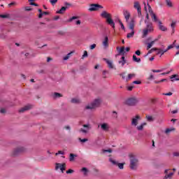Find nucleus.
Returning a JSON list of instances; mask_svg holds the SVG:
<instances>
[{
    "instance_id": "1",
    "label": "nucleus",
    "mask_w": 179,
    "mask_h": 179,
    "mask_svg": "<svg viewBox=\"0 0 179 179\" xmlns=\"http://www.w3.org/2000/svg\"><path fill=\"white\" fill-rule=\"evenodd\" d=\"M141 120H142V117H141L139 115H136L131 118V127H136L137 131H143V127L148 125V123L142 122L140 125L138 126Z\"/></svg>"
},
{
    "instance_id": "2",
    "label": "nucleus",
    "mask_w": 179,
    "mask_h": 179,
    "mask_svg": "<svg viewBox=\"0 0 179 179\" xmlns=\"http://www.w3.org/2000/svg\"><path fill=\"white\" fill-rule=\"evenodd\" d=\"M148 12L153 20V22H156L159 24V29L162 31H167V27H166L162 23V21L159 20L157 19V17L155 14L153 13V10H152V7H150V5L148 4Z\"/></svg>"
},
{
    "instance_id": "3",
    "label": "nucleus",
    "mask_w": 179,
    "mask_h": 179,
    "mask_svg": "<svg viewBox=\"0 0 179 179\" xmlns=\"http://www.w3.org/2000/svg\"><path fill=\"white\" fill-rule=\"evenodd\" d=\"M101 104V99L96 98L85 107V110H96Z\"/></svg>"
},
{
    "instance_id": "4",
    "label": "nucleus",
    "mask_w": 179,
    "mask_h": 179,
    "mask_svg": "<svg viewBox=\"0 0 179 179\" xmlns=\"http://www.w3.org/2000/svg\"><path fill=\"white\" fill-rule=\"evenodd\" d=\"M101 17L106 19L108 24L111 26L113 29H115V23L114 22V20H113V18H111V14L108 13L107 11H103L101 13Z\"/></svg>"
},
{
    "instance_id": "5",
    "label": "nucleus",
    "mask_w": 179,
    "mask_h": 179,
    "mask_svg": "<svg viewBox=\"0 0 179 179\" xmlns=\"http://www.w3.org/2000/svg\"><path fill=\"white\" fill-rule=\"evenodd\" d=\"M130 158V169L131 170H136L138 169V166H139V160H138V158L134 155L130 154L129 155Z\"/></svg>"
},
{
    "instance_id": "6",
    "label": "nucleus",
    "mask_w": 179,
    "mask_h": 179,
    "mask_svg": "<svg viewBox=\"0 0 179 179\" xmlns=\"http://www.w3.org/2000/svg\"><path fill=\"white\" fill-rule=\"evenodd\" d=\"M129 29L131 31L129 34H127V38H132L134 36H135V20L131 19L130 22H129Z\"/></svg>"
},
{
    "instance_id": "7",
    "label": "nucleus",
    "mask_w": 179,
    "mask_h": 179,
    "mask_svg": "<svg viewBox=\"0 0 179 179\" xmlns=\"http://www.w3.org/2000/svg\"><path fill=\"white\" fill-rule=\"evenodd\" d=\"M120 76L124 80V82H129V80H132V79H135V78H136V73H131L127 74V76L125 73H122L120 74Z\"/></svg>"
},
{
    "instance_id": "8",
    "label": "nucleus",
    "mask_w": 179,
    "mask_h": 179,
    "mask_svg": "<svg viewBox=\"0 0 179 179\" xmlns=\"http://www.w3.org/2000/svg\"><path fill=\"white\" fill-rule=\"evenodd\" d=\"M138 101V99H136V97H131L128 98L125 101V104H127V106H136Z\"/></svg>"
},
{
    "instance_id": "9",
    "label": "nucleus",
    "mask_w": 179,
    "mask_h": 179,
    "mask_svg": "<svg viewBox=\"0 0 179 179\" xmlns=\"http://www.w3.org/2000/svg\"><path fill=\"white\" fill-rule=\"evenodd\" d=\"M98 127L103 131V132H108L110 131V124L107 122H103L98 125Z\"/></svg>"
},
{
    "instance_id": "10",
    "label": "nucleus",
    "mask_w": 179,
    "mask_h": 179,
    "mask_svg": "<svg viewBox=\"0 0 179 179\" xmlns=\"http://www.w3.org/2000/svg\"><path fill=\"white\" fill-rule=\"evenodd\" d=\"M92 129V125L90 124H83V128L79 129V132L82 134H87L89 131Z\"/></svg>"
},
{
    "instance_id": "11",
    "label": "nucleus",
    "mask_w": 179,
    "mask_h": 179,
    "mask_svg": "<svg viewBox=\"0 0 179 179\" xmlns=\"http://www.w3.org/2000/svg\"><path fill=\"white\" fill-rule=\"evenodd\" d=\"M99 9H103V6L101 5L92 3L90 6L89 10L90 12H96V10H99Z\"/></svg>"
},
{
    "instance_id": "12",
    "label": "nucleus",
    "mask_w": 179,
    "mask_h": 179,
    "mask_svg": "<svg viewBox=\"0 0 179 179\" xmlns=\"http://www.w3.org/2000/svg\"><path fill=\"white\" fill-rule=\"evenodd\" d=\"M26 149L24 147H17L13 151V156H17L20 153H23Z\"/></svg>"
},
{
    "instance_id": "13",
    "label": "nucleus",
    "mask_w": 179,
    "mask_h": 179,
    "mask_svg": "<svg viewBox=\"0 0 179 179\" xmlns=\"http://www.w3.org/2000/svg\"><path fill=\"white\" fill-rule=\"evenodd\" d=\"M66 169V164L56 163L55 170H61L62 173H64V171H65Z\"/></svg>"
},
{
    "instance_id": "14",
    "label": "nucleus",
    "mask_w": 179,
    "mask_h": 179,
    "mask_svg": "<svg viewBox=\"0 0 179 179\" xmlns=\"http://www.w3.org/2000/svg\"><path fill=\"white\" fill-rule=\"evenodd\" d=\"M134 8L135 9H137L138 16H141L142 15V8H141V4L139 3V2H138V1L134 2Z\"/></svg>"
},
{
    "instance_id": "15",
    "label": "nucleus",
    "mask_w": 179,
    "mask_h": 179,
    "mask_svg": "<svg viewBox=\"0 0 179 179\" xmlns=\"http://www.w3.org/2000/svg\"><path fill=\"white\" fill-rule=\"evenodd\" d=\"M123 15L124 16V19L127 23H128V24L131 23V22H129V17H131V13H129V11H128L127 10H124Z\"/></svg>"
},
{
    "instance_id": "16",
    "label": "nucleus",
    "mask_w": 179,
    "mask_h": 179,
    "mask_svg": "<svg viewBox=\"0 0 179 179\" xmlns=\"http://www.w3.org/2000/svg\"><path fill=\"white\" fill-rule=\"evenodd\" d=\"M169 171H170V169H166L164 171V179H171L173 178V176H174V173L173 172H171L169 173Z\"/></svg>"
},
{
    "instance_id": "17",
    "label": "nucleus",
    "mask_w": 179,
    "mask_h": 179,
    "mask_svg": "<svg viewBox=\"0 0 179 179\" xmlns=\"http://www.w3.org/2000/svg\"><path fill=\"white\" fill-rule=\"evenodd\" d=\"M102 45L104 48H108V36H105L102 41Z\"/></svg>"
},
{
    "instance_id": "18",
    "label": "nucleus",
    "mask_w": 179,
    "mask_h": 179,
    "mask_svg": "<svg viewBox=\"0 0 179 179\" xmlns=\"http://www.w3.org/2000/svg\"><path fill=\"white\" fill-rule=\"evenodd\" d=\"M103 61H105L108 65V67L110 69H114V64H113V61L109 60L108 59H103Z\"/></svg>"
},
{
    "instance_id": "19",
    "label": "nucleus",
    "mask_w": 179,
    "mask_h": 179,
    "mask_svg": "<svg viewBox=\"0 0 179 179\" xmlns=\"http://www.w3.org/2000/svg\"><path fill=\"white\" fill-rule=\"evenodd\" d=\"M31 105H27L25 106H24L23 108H22L21 109H20V113H24V111H27L29 110H30L31 108Z\"/></svg>"
},
{
    "instance_id": "20",
    "label": "nucleus",
    "mask_w": 179,
    "mask_h": 179,
    "mask_svg": "<svg viewBox=\"0 0 179 179\" xmlns=\"http://www.w3.org/2000/svg\"><path fill=\"white\" fill-rule=\"evenodd\" d=\"M66 9H68L67 6H63V7L61 8V9L57 10L56 12V13H59L60 15H63V13H65V11L66 10Z\"/></svg>"
},
{
    "instance_id": "21",
    "label": "nucleus",
    "mask_w": 179,
    "mask_h": 179,
    "mask_svg": "<svg viewBox=\"0 0 179 179\" xmlns=\"http://www.w3.org/2000/svg\"><path fill=\"white\" fill-rule=\"evenodd\" d=\"M171 82H176V80H179L178 75L174 74L170 76Z\"/></svg>"
},
{
    "instance_id": "22",
    "label": "nucleus",
    "mask_w": 179,
    "mask_h": 179,
    "mask_svg": "<svg viewBox=\"0 0 179 179\" xmlns=\"http://www.w3.org/2000/svg\"><path fill=\"white\" fill-rule=\"evenodd\" d=\"M146 29H148L149 33H152V31H153V30H154L153 24L152 23H150V24H147Z\"/></svg>"
},
{
    "instance_id": "23",
    "label": "nucleus",
    "mask_w": 179,
    "mask_h": 179,
    "mask_svg": "<svg viewBox=\"0 0 179 179\" xmlns=\"http://www.w3.org/2000/svg\"><path fill=\"white\" fill-rule=\"evenodd\" d=\"M157 55H160V57H162V55H164V52H167V50H163L162 49H157Z\"/></svg>"
},
{
    "instance_id": "24",
    "label": "nucleus",
    "mask_w": 179,
    "mask_h": 179,
    "mask_svg": "<svg viewBox=\"0 0 179 179\" xmlns=\"http://www.w3.org/2000/svg\"><path fill=\"white\" fill-rule=\"evenodd\" d=\"M71 103L74 104H79V103H80V99L79 98H73L71 99Z\"/></svg>"
},
{
    "instance_id": "25",
    "label": "nucleus",
    "mask_w": 179,
    "mask_h": 179,
    "mask_svg": "<svg viewBox=\"0 0 179 179\" xmlns=\"http://www.w3.org/2000/svg\"><path fill=\"white\" fill-rule=\"evenodd\" d=\"M156 41H157V39H155V40L151 41L150 43H149L147 46V50L152 48V47H153V44H155V43H156Z\"/></svg>"
},
{
    "instance_id": "26",
    "label": "nucleus",
    "mask_w": 179,
    "mask_h": 179,
    "mask_svg": "<svg viewBox=\"0 0 179 179\" xmlns=\"http://www.w3.org/2000/svg\"><path fill=\"white\" fill-rule=\"evenodd\" d=\"M122 60L119 61V64H121V66H124V65H125L126 64V61H125V57L122 56L121 58Z\"/></svg>"
},
{
    "instance_id": "27",
    "label": "nucleus",
    "mask_w": 179,
    "mask_h": 179,
    "mask_svg": "<svg viewBox=\"0 0 179 179\" xmlns=\"http://www.w3.org/2000/svg\"><path fill=\"white\" fill-rule=\"evenodd\" d=\"M72 54H73V52H71L68 53L66 55V56L63 57L64 61H67V59H69V58H71V55H72Z\"/></svg>"
},
{
    "instance_id": "28",
    "label": "nucleus",
    "mask_w": 179,
    "mask_h": 179,
    "mask_svg": "<svg viewBox=\"0 0 179 179\" xmlns=\"http://www.w3.org/2000/svg\"><path fill=\"white\" fill-rule=\"evenodd\" d=\"M176 43H177V41H176V40H175V41H173V43L172 45H169L168 48H167V49H166L167 51H168L169 50H171V48H174V47H176Z\"/></svg>"
},
{
    "instance_id": "29",
    "label": "nucleus",
    "mask_w": 179,
    "mask_h": 179,
    "mask_svg": "<svg viewBox=\"0 0 179 179\" xmlns=\"http://www.w3.org/2000/svg\"><path fill=\"white\" fill-rule=\"evenodd\" d=\"M149 31L147 29V28H145V29L143 30V37L145 38L146 37V36H148V34H149Z\"/></svg>"
},
{
    "instance_id": "30",
    "label": "nucleus",
    "mask_w": 179,
    "mask_h": 179,
    "mask_svg": "<svg viewBox=\"0 0 179 179\" xmlns=\"http://www.w3.org/2000/svg\"><path fill=\"white\" fill-rule=\"evenodd\" d=\"M117 50L118 51L119 54H123L124 51H125V48H117Z\"/></svg>"
},
{
    "instance_id": "31",
    "label": "nucleus",
    "mask_w": 179,
    "mask_h": 179,
    "mask_svg": "<svg viewBox=\"0 0 179 179\" xmlns=\"http://www.w3.org/2000/svg\"><path fill=\"white\" fill-rule=\"evenodd\" d=\"M54 99H59V97H62V94L55 92L53 95Z\"/></svg>"
},
{
    "instance_id": "32",
    "label": "nucleus",
    "mask_w": 179,
    "mask_h": 179,
    "mask_svg": "<svg viewBox=\"0 0 179 179\" xmlns=\"http://www.w3.org/2000/svg\"><path fill=\"white\" fill-rule=\"evenodd\" d=\"M133 61H134V62H140L141 58H138V57H136V55H133Z\"/></svg>"
},
{
    "instance_id": "33",
    "label": "nucleus",
    "mask_w": 179,
    "mask_h": 179,
    "mask_svg": "<svg viewBox=\"0 0 179 179\" xmlns=\"http://www.w3.org/2000/svg\"><path fill=\"white\" fill-rule=\"evenodd\" d=\"M145 118L147 121H149V122H152V121L154 120L153 117L150 115H146Z\"/></svg>"
},
{
    "instance_id": "34",
    "label": "nucleus",
    "mask_w": 179,
    "mask_h": 179,
    "mask_svg": "<svg viewBox=\"0 0 179 179\" xmlns=\"http://www.w3.org/2000/svg\"><path fill=\"white\" fill-rule=\"evenodd\" d=\"M173 131H176V129L173 127L170 129H166L165 131V134H170V132H173Z\"/></svg>"
},
{
    "instance_id": "35",
    "label": "nucleus",
    "mask_w": 179,
    "mask_h": 179,
    "mask_svg": "<svg viewBox=\"0 0 179 179\" xmlns=\"http://www.w3.org/2000/svg\"><path fill=\"white\" fill-rule=\"evenodd\" d=\"M0 17H1L2 19H8L10 17V15L9 14L0 15Z\"/></svg>"
},
{
    "instance_id": "36",
    "label": "nucleus",
    "mask_w": 179,
    "mask_h": 179,
    "mask_svg": "<svg viewBox=\"0 0 179 179\" xmlns=\"http://www.w3.org/2000/svg\"><path fill=\"white\" fill-rule=\"evenodd\" d=\"M75 157H76V155L73 154H70V158H69L70 162H73V160H75Z\"/></svg>"
},
{
    "instance_id": "37",
    "label": "nucleus",
    "mask_w": 179,
    "mask_h": 179,
    "mask_svg": "<svg viewBox=\"0 0 179 179\" xmlns=\"http://www.w3.org/2000/svg\"><path fill=\"white\" fill-rule=\"evenodd\" d=\"M166 5H168V6H169L170 8H171V6H173V3H171V1L170 0H166Z\"/></svg>"
},
{
    "instance_id": "38",
    "label": "nucleus",
    "mask_w": 179,
    "mask_h": 179,
    "mask_svg": "<svg viewBox=\"0 0 179 179\" xmlns=\"http://www.w3.org/2000/svg\"><path fill=\"white\" fill-rule=\"evenodd\" d=\"M78 140L80 141V142H81L82 143H85V142H87L88 139L87 138H78Z\"/></svg>"
},
{
    "instance_id": "39",
    "label": "nucleus",
    "mask_w": 179,
    "mask_h": 179,
    "mask_svg": "<svg viewBox=\"0 0 179 179\" xmlns=\"http://www.w3.org/2000/svg\"><path fill=\"white\" fill-rule=\"evenodd\" d=\"M75 19H78V17L73 16V17L69 18V19L68 20V22H73V20H75Z\"/></svg>"
},
{
    "instance_id": "40",
    "label": "nucleus",
    "mask_w": 179,
    "mask_h": 179,
    "mask_svg": "<svg viewBox=\"0 0 179 179\" xmlns=\"http://www.w3.org/2000/svg\"><path fill=\"white\" fill-rule=\"evenodd\" d=\"M177 24L176 22L173 21L171 24V29H176V24Z\"/></svg>"
},
{
    "instance_id": "41",
    "label": "nucleus",
    "mask_w": 179,
    "mask_h": 179,
    "mask_svg": "<svg viewBox=\"0 0 179 179\" xmlns=\"http://www.w3.org/2000/svg\"><path fill=\"white\" fill-rule=\"evenodd\" d=\"M119 24L121 26V29H122V30H125V27L124 26V24L122 23V22H121V20H119Z\"/></svg>"
},
{
    "instance_id": "42",
    "label": "nucleus",
    "mask_w": 179,
    "mask_h": 179,
    "mask_svg": "<svg viewBox=\"0 0 179 179\" xmlns=\"http://www.w3.org/2000/svg\"><path fill=\"white\" fill-rule=\"evenodd\" d=\"M117 166H118L119 169H120V170H122V169H124V164H122V163L117 164Z\"/></svg>"
},
{
    "instance_id": "43",
    "label": "nucleus",
    "mask_w": 179,
    "mask_h": 179,
    "mask_svg": "<svg viewBox=\"0 0 179 179\" xmlns=\"http://www.w3.org/2000/svg\"><path fill=\"white\" fill-rule=\"evenodd\" d=\"M66 173V174H72V173H74V171L73 169H69Z\"/></svg>"
},
{
    "instance_id": "44",
    "label": "nucleus",
    "mask_w": 179,
    "mask_h": 179,
    "mask_svg": "<svg viewBox=\"0 0 179 179\" xmlns=\"http://www.w3.org/2000/svg\"><path fill=\"white\" fill-rule=\"evenodd\" d=\"M50 2L52 5H55L58 2V0H50Z\"/></svg>"
},
{
    "instance_id": "45",
    "label": "nucleus",
    "mask_w": 179,
    "mask_h": 179,
    "mask_svg": "<svg viewBox=\"0 0 179 179\" xmlns=\"http://www.w3.org/2000/svg\"><path fill=\"white\" fill-rule=\"evenodd\" d=\"M82 171L84 172V176H86L87 174V169L86 168H83Z\"/></svg>"
},
{
    "instance_id": "46",
    "label": "nucleus",
    "mask_w": 179,
    "mask_h": 179,
    "mask_svg": "<svg viewBox=\"0 0 179 179\" xmlns=\"http://www.w3.org/2000/svg\"><path fill=\"white\" fill-rule=\"evenodd\" d=\"M156 50H157V48H153L148 51V54H152V52H153V51H156Z\"/></svg>"
},
{
    "instance_id": "47",
    "label": "nucleus",
    "mask_w": 179,
    "mask_h": 179,
    "mask_svg": "<svg viewBox=\"0 0 179 179\" xmlns=\"http://www.w3.org/2000/svg\"><path fill=\"white\" fill-rule=\"evenodd\" d=\"M134 87H135V86L130 85V86L127 87V90L131 92V90H132V89H134Z\"/></svg>"
},
{
    "instance_id": "48",
    "label": "nucleus",
    "mask_w": 179,
    "mask_h": 179,
    "mask_svg": "<svg viewBox=\"0 0 179 179\" xmlns=\"http://www.w3.org/2000/svg\"><path fill=\"white\" fill-rule=\"evenodd\" d=\"M173 155L175 157H179V152H175Z\"/></svg>"
},
{
    "instance_id": "49",
    "label": "nucleus",
    "mask_w": 179,
    "mask_h": 179,
    "mask_svg": "<svg viewBox=\"0 0 179 179\" xmlns=\"http://www.w3.org/2000/svg\"><path fill=\"white\" fill-rule=\"evenodd\" d=\"M141 83H142V82L139 81V80H136L133 82V84L134 85H141Z\"/></svg>"
},
{
    "instance_id": "50",
    "label": "nucleus",
    "mask_w": 179,
    "mask_h": 179,
    "mask_svg": "<svg viewBox=\"0 0 179 179\" xmlns=\"http://www.w3.org/2000/svg\"><path fill=\"white\" fill-rule=\"evenodd\" d=\"M90 50H94L96 48V44H92L90 46Z\"/></svg>"
},
{
    "instance_id": "51",
    "label": "nucleus",
    "mask_w": 179,
    "mask_h": 179,
    "mask_svg": "<svg viewBox=\"0 0 179 179\" xmlns=\"http://www.w3.org/2000/svg\"><path fill=\"white\" fill-rule=\"evenodd\" d=\"M164 96H173V92H168L163 94Z\"/></svg>"
},
{
    "instance_id": "52",
    "label": "nucleus",
    "mask_w": 179,
    "mask_h": 179,
    "mask_svg": "<svg viewBox=\"0 0 179 179\" xmlns=\"http://www.w3.org/2000/svg\"><path fill=\"white\" fill-rule=\"evenodd\" d=\"M106 152H108V153H111V152H113V150H111V149L103 150V153H106Z\"/></svg>"
},
{
    "instance_id": "53",
    "label": "nucleus",
    "mask_w": 179,
    "mask_h": 179,
    "mask_svg": "<svg viewBox=\"0 0 179 179\" xmlns=\"http://www.w3.org/2000/svg\"><path fill=\"white\" fill-rule=\"evenodd\" d=\"M86 57H87V51L85 50L84 54L83 55V58H85Z\"/></svg>"
},
{
    "instance_id": "54",
    "label": "nucleus",
    "mask_w": 179,
    "mask_h": 179,
    "mask_svg": "<svg viewBox=\"0 0 179 179\" xmlns=\"http://www.w3.org/2000/svg\"><path fill=\"white\" fill-rule=\"evenodd\" d=\"M152 72H154L155 73H159L162 72V70H152Z\"/></svg>"
},
{
    "instance_id": "55",
    "label": "nucleus",
    "mask_w": 179,
    "mask_h": 179,
    "mask_svg": "<svg viewBox=\"0 0 179 179\" xmlns=\"http://www.w3.org/2000/svg\"><path fill=\"white\" fill-rule=\"evenodd\" d=\"M58 155H64V152H62V151H58V152H57V153L55 154V155H56V156H58Z\"/></svg>"
},
{
    "instance_id": "56",
    "label": "nucleus",
    "mask_w": 179,
    "mask_h": 179,
    "mask_svg": "<svg viewBox=\"0 0 179 179\" xmlns=\"http://www.w3.org/2000/svg\"><path fill=\"white\" fill-rule=\"evenodd\" d=\"M108 73V71H106V70H104V71H103V78H107V76H106V73Z\"/></svg>"
},
{
    "instance_id": "57",
    "label": "nucleus",
    "mask_w": 179,
    "mask_h": 179,
    "mask_svg": "<svg viewBox=\"0 0 179 179\" xmlns=\"http://www.w3.org/2000/svg\"><path fill=\"white\" fill-rule=\"evenodd\" d=\"M0 113H1V114H5V113H6V110L2 108L1 110H0Z\"/></svg>"
},
{
    "instance_id": "58",
    "label": "nucleus",
    "mask_w": 179,
    "mask_h": 179,
    "mask_svg": "<svg viewBox=\"0 0 179 179\" xmlns=\"http://www.w3.org/2000/svg\"><path fill=\"white\" fill-rule=\"evenodd\" d=\"M135 54H136V55H141V50H136V52H135Z\"/></svg>"
},
{
    "instance_id": "59",
    "label": "nucleus",
    "mask_w": 179,
    "mask_h": 179,
    "mask_svg": "<svg viewBox=\"0 0 179 179\" xmlns=\"http://www.w3.org/2000/svg\"><path fill=\"white\" fill-rule=\"evenodd\" d=\"M110 162H112L113 164H117V162L114 159H110Z\"/></svg>"
},
{
    "instance_id": "60",
    "label": "nucleus",
    "mask_w": 179,
    "mask_h": 179,
    "mask_svg": "<svg viewBox=\"0 0 179 179\" xmlns=\"http://www.w3.org/2000/svg\"><path fill=\"white\" fill-rule=\"evenodd\" d=\"M149 80H152V79H155V77L153 76V75H150V77L148 78Z\"/></svg>"
},
{
    "instance_id": "61",
    "label": "nucleus",
    "mask_w": 179,
    "mask_h": 179,
    "mask_svg": "<svg viewBox=\"0 0 179 179\" xmlns=\"http://www.w3.org/2000/svg\"><path fill=\"white\" fill-rule=\"evenodd\" d=\"M25 10H27V11L31 10V8L27 6V7H25Z\"/></svg>"
},
{
    "instance_id": "62",
    "label": "nucleus",
    "mask_w": 179,
    "mask_h": 179,
    "mask_svg": "<svg viewBox=\"0 0 179 179\" xmlns=\"http://www.w3.org/2000/svg\"><path fill=\"white\" fill-rule=\"evenodd\" d=\"M65 6L68 8L69 6H71V4L69 3H65Z\"/></svg>"
},
{
    "instance_id": "63",
    "label": "nucleus",
    "mask_w": 179,
    "mask_h": 179,
    "mask_svg": "<svg viewBox=\"0 0 179 179\" xmlns=\"http://www.w3.org/2000/svg\"><path fill=\"white\" fill-rule=\"evenodd\" d=\"M113 117H115V118H117V112H113Z\"/></svg>"
},
{
    "instance_id": "64",
    "label": "nucleus",
    "mask_w": 179,
    "mask_h": 179,
    "mask_svg": "<svg viewBox=\"0 0 179 179\" xmlns=\"http://www.w3.org/2000/svg\"><path fill=\"white\" fill-rule=\"evenodd\" d=\"M76 24H80V20H77L76 21Z\"/></svg>"
}]
</instances>
